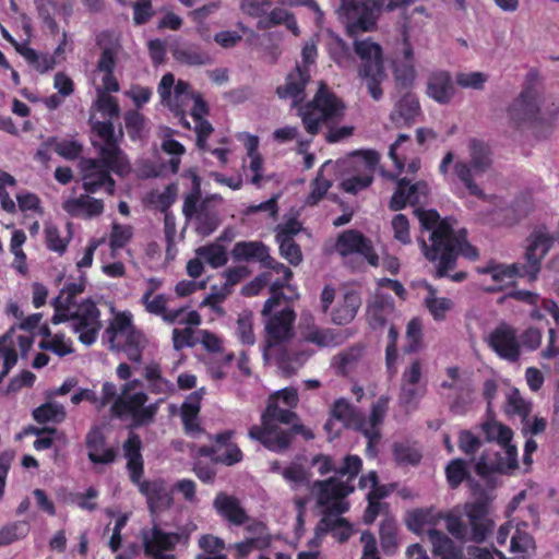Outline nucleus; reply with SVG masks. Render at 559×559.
Here are the masks:
<instances>
[{
  "label": "nucleus",
  "instance_id": "bb28decb",
  "mask_svg": "<svg viewBox=\"0 0 559 559\" xmlns=\"http://www.w3.org/2000/svg\"><path fill=\"white\" fill-rule=\"evenodd\" d=\"M135 382L126 383L122 388L121 395L117 396L111 405V415L122 418L126 415H133L141 406H144L148 396L144 392L129 394Z\"/></svg>",
  "mask_w": 559,
  "mask_h": 559
},
{
  "label": "nucleus",
  "instance_id": "3c124183",
  "mask_svg": "<svg viewBox=\"0 0 559 559\" xmlns=\"http://www.w3.org/2000/svg\"><path fill=\"white\" fill-rule=\"evenodd\" d=\"M423 347V324L418 318H413L406 326V343L403 346L405 354L418 353Z\"/></svg>",
  "mask_w": 559,
  "mask_h": 559
},
{
  "label": "nucleus",
  "instance_id": "338daca9",
  "mask_svg": "<svg viewBox=\"0 0 559 559\" xmlns=\"http://www.w3.org/2000/svg\"><path fill=\"white\" fill-rule=\"evenodd\" d=\"M39 347L50 350L59 357H64L73 352L72 343L64 341V335L57 333L50 340H44L39 343Z\"/></svg>",
  "mask_w": 559,
  "mask_h": 559
},
{
  "label": "nucleus",
  "instance_id": "f3484780",
  "mask_svg": "<svg viewBox=\"0 0 559 559\" xmlns=\"http://www.w3.org/2000/svg\"><path fill=\"white\" fill-rule=\"evenodd\" d=\"M269 317L265 331L266 343L269 347L276 346L292 337L293 324L296 320V313L290 307H285L278 313Z\"/></svg>",
  "mask_w": 559,
  "mask_h": 559
},
{
  "label": "nucleus",
  "instance_id": "aec40b11",
  "mask_svg": "<svg viewBox=\"0 0 559 559\" xmlns=\"http://www.w3.org/2000/svg\"><path fill=\"white\" fill-rule=\"evenodd\" d=\"M426 94L440 105H448L456 94L452 75L445 70H436L428 75Z\"/></svg>",
  "mask_w": 559,
  "mask_h": 559
},
{
  "label": "nucleus",
  "instance_id": "79ce46f5",
  "mask_svg": "<svg viewBox=\"0 0 559 559\" xmlns=\"http://www.w3.org/2000/svg\"><path fill=\"white\" fill-rule=\"evenodd\" d=\"M33 419L40 425L48 423L61 424L67 417V412L63 405L46 402L32 412Z\"/></svg>",
  "mask_w": 559,
  "mask_h": 559
},
{
  "label": "nucleus",
  "instance_id": "c85d7f7f",
  "mask_svg": "<svg viewBox=\"0 0 559 559\" xmlns=\"http://www.w3.org/2000/svg\"><path fill=\"white\" fill-rule=\"evenodd\" d=\"M204 393V388L192 392L181 405L180 416L185 431L188 435H195L202 431L198 418L201 409V400Z\"/></svg>",
  "mask_w": 559,
  "mask_h": 559
},
{
  "label": "nucleus",
  "instance_id": "58836bf2",
  "mask_svg": "<svg viewBox=\"0 0 559 559\" xmlns=\"http://www.w3.org/2000/svg\"><path fill=\"white\" fill-rule=\"evenodd\" d=\"M427 536L432 545L433 555L441 559H459L461 550L454 545L453 540L443 532L437 528H428Z\"/></svg>",
  "mask_w": 559,
  "mask_h": 559
},
{
  "label": "nucleus",
  "instance_id": "8fccbe9b",
  "mask_svg": "<svg viewBox=\"0 0 559 559\" xmlns=\"http://www.w3.org/2000/svg\"><path fill=\"white\" fill-rule=\"evenodd\" d=\"M177 61L188 66H205L212 62L210 55L199 47H185L174 51Z\"/></svg>",
  "mask_w": 559,
  "mask_h": 559
},
{
  "label": "nucleus",
  "instance_id": "37998d69",
  "mask_svg": "<svg viewBox=\"0 0 559 559\" xmlns=\"http://www.w3.org/2000/svg\"><path fill=\"white\" fill-rule=\"evenodd\" d=\"M426 288L428 295L425 298V307L436 321H443L447 317V312L452 309L453 301L445 297H436L437 289L429 283H426Z\"/></svg>",
  "mask_w": 559,
  "mask_h": 559
},
{
  "label": "nucleus",
  "instance_id": "72a5a7b5",
  "mask_svg": "<svg viewBox=\"0 0 559 559\" xmlns=\"http://www.w3.org/2000/svg\"><path fill=\"white\" fill-rule=\"evenodd\" d=\"M278 25H285V27L295 36L300 34L294 13L282 8H274L270 13H266L263 19L258 21L257 28L260 31H266Z\"/></svg>",
  "mask_w": 559,
  "mask_h": 559
},
{
  "label": "nucleus",
  "instance_id": "13d9d810",
  "mask_svg": "<svg viewBox=\"0 0 559 559\" xmlns=\"http://www.w3.org/2000/svg\"><path fill=\"white\" fill-rule=\"evenodd\" d=\"M29 532V525L24 521H16L0 528V547L24 538Z\"/></svg>",
  "mask_w": 559,
  "mask_h": 559
},
{
  "label": "nucleus",
  "instance_id": "69168bd1",
  "mask_svg": "<svg viewBox=\"0 0 559 559\" xmlns=\"http://www.w3.org/2000/svg\"><path fill=\"white\" fill-rule=\"evenodd\" d=\"M133 230L129 225L114 224L109 235V247L112 251L122 249L132 238Z\"/></svg>",
  "mask_w": 559,
  "mask_h": 559
},
{
  "label": "nucleus",
  "instance_id": "0eeeda50",
  "mask_svg": "<svg viewBox=\"0 0 559 559\" xmlns=\"http://www.w3.org/2000/svg\"><path fill=\"white\" fill-rule=\"evenodd\" d=\"M354 49L361 61L358 69L359 78L365 81L370 96L374 100L381 99V83L385 79L381 46L370 39H364L355 40Z\"/></svg>",
  "mask_w": 559,
  "mask_h": 559
},
{
  "label": "nucleus",
  "instance_id": "6ab92c4d",
  "mask_svg": "<svg viewBox=\"0 0 559 559\" xmlns=\"http://www.w3.org/2000/svg\"><path fill=\"white\" fill-rule=\"evenodd\" d=\"M88 460L93 464H111L116 461L118 452L108 447L106 437L100 427H93L85 437Z\"/></svg>",
  "mask_w": 559,
  "mask_h": 559
},
{
  "label": "nucleus",
  "instance_id": "e433bc0d",
  "mask_svg": "<svg viewBox=\"0 0 559 559\" xmlns=\"http://www.w3.org/2000/svg\"><path fill=\"white\" fill-rule=\"evenodd\" d=\"M361 299L357 293L347 292L343 300L332 311V321L337 325L350 323L360 308Z\"/></svg>",
  "mask_w": 559,
  "mask_h": 559
},
{
  "label": "nucleus",
  "instance_id": "de8ad7c7",
  "mask_svg": "<svg viewBox=\"0 0 559 559\" xmlns=\"http://www.w3.org/2000/svg\"><path fill=\"white\" fill-rule=\"evenodd\" d=\"M270 545L267 537L257 536L229 546L235 559H246L254 550H262Z\"/></svg>",
  "mask_w": 559,
  "mask_h": 559
},
{
  "label": "nucleus",
  "instance_id": "ddd939ff",
  "mask_svg": "<svg viewBox=\"0 0 559 559\" xmlns=\"http://www.w3.org/2000/svg\"><path fill=\"white\" fill-rule=\"evenodd\" d=\"M138 486L142 496L145 497L147 508L152 514L166 511L174 504L173 489H170L163 478L142 479L132 481Z\"/></svg>",
  "mask_w": 559,
  "mask_h": 559
},
{
  "label": "nucleus",
  "instance_id": "6e6552de",
  "mask_svg": "<svg viewBox=\"0 0 559 559\" xmlns=\"http://www.w3.org/2000/svg\"><path fill=\"white\" fill-rule=\"evenodd\" d=\"M340 1L337 13L349 37L355 38L361 33L372 32L377 28L380 5L376 0Z\"/></svg>",
  "mask_w": 559,
  "mask_h": 559
},
{
  "label": "nucleus",
  "instance_id": "09e8293b",
  "mask_svg": "<svg viewBox=\"0 0 559 559\" xmlns=\"http://www.w3.org/2000/svg\"><path fill=\"white\" fill-rule=\"evenodd\" d=\"M131 316L127 312L117 313L107 326L105 334L111 346H115V341L122 336L128 331L134 329Z\"/></svg>",
  "mask_w": 559,
  "mask_h": 559
},
{
  "label": "nucleus",
  "instance_id": "a19ab883",
  "mask_svg": "<svg viewBox=\"0 0 559 559\" xmlns=\"http://www.w3.org/2000/svg\"><path fill=\"white\" fill-rule=\"evenodd\" d=\"M221 221L215 209L211 207L206 201L199 205V212L195 215V230L200 236L206 237L213 234Z\"/></svg>",
  "mask_w": 559,
  "mask_h": 559
},
{
  "label": "nucleus",
  "instance_id": "2eb2a0df",
  "mask_svg": "<svg viewBox=\"0 0 559 559\" xmlns=\"http://www.w3.org/2000/svg\"><path fill=\"white\" fill-rule=\"evenodd\" d=\"M99 164L100 163L94 158H85L81 160L80 166L83 189L87 193H95L104 188L109 195H112L116 191V181L108 169H102Z\"/></svg>",
  "mask_w": 559,
  "mask_h": 559
},
{
  "label": "nucleus",
  "instance_id": "f257e3e1",
  "mask_svg": "<svg viewBox=\"0 0 559 559\" xmlns=\"http://www.w3.org/2000/svg\"><path fill=\"white\" fill-rule=\"evenodd\" d=\"M298 404V393L294 388H285L273 395L261 415V426L249 429L251 439L259 441L267 450L281 453L290 448L296 436L305 440L314 438L313 432L302 425L292 407Z\"/></svg>",
  "mask_w": 559,
  "mask_h": 559
},
{
  "label": "nucleus",
  "instance_id": "f03ea898",
  "mask_svg": "<svg viewBox=\"0 0 559 559\" xmlns=\"http://www.w3.org/2000/svg\"><path fill=\"white\" fill-rule=\"evenodd\" d=\"M429 240L430 245L424 238L419 239V243L425 258L436 263V278L448 276L455 269L459 255L472 261L479 255L477 248L467 240L466 230L454 231L452 225L442 224Z\"/></svg>",
  "mask_w": 559,
  "mask_h": 559
},
{
  "label": "nucleus",
  "instance_id": "a878e982",
  "mask_svg": "<svg viewBox=\"0 0 559 559\" xmlns=\"http://www.w3.org/2000/svg\"><path fill=\"white\" fill-rule=\"evenodd\" d=\"M123 455L127 459V468L131 481H138L144 474V462L141 453L142 441L138 433L129 432L122 444Z\"/></svg>",
  "mask_w": 559,
  "mask_h": 559
},
{
  "label": "nucleus",
  "instance_id": "49530a36",
  "mask_svg": "<svg viewBox=\"0 0 559 559\" xmlns=\"http://www.w3.org/2000/svg\"><path fill=\"white\" fill-rule=\"evenodd\" d=\"M195 253L213 269L224 266L228 261L225 247L218 243L201 246Z\"/></svg>",
  "mask_w": 559,
  "mask_h": 559
},
{
  "label": "nucleus",
  "instance_id": "393cba45",
  "mask_svg": "<svg viewBox=\"0 0 559 559\" xmlns=\"http://www.w3.org/2000/svg\"><path fill=\"white\" fill-rule=\"evenodd\" d=\"M394 299L388 294L378 293L367 307V321L372 330L383 329L394 312Z\"/></svg>",
  "mask_w": 559,
  "mask_h": 559
},
{
  "label": "nucleus",
  "instance_id": "423d86ee",
  "mask_svg": "<svg viewBox=\"0 0 559 559\" xmlns=\"http://www.w3.org/2000/svg\"><path fill=\"white\" fill-rule=\"evenodd\" d=\"M344 104L321 83L313 99L299 109L305 129L311 135L319 133L321 124L336 123L344 115Z\"/></svg>",
  "mask_w": 559,
  "mask_h": 559
},
{
  "label": "nucleus",
  "instance_id": "1a4fd4ad",
  "mask_svg": "<svg viewBox=\"0 0 559 559\" xmlns=\"http://www.w3.org/2000/svg\"><path fill=\"white\" fill-rule=\"evenodd\" d=\"M71 329L78 334L79 341L86 345H93L103 328L100 310L91 298L82 300L72 308Z\"/></svg>",
  "mask_w": 559,
  "mask_h": 559
},
{
  "label": "nucleus",
  "instance_id": "4468645a",
  "mask_svg": "<svg viewBox=\"0 0 559 559\" xmlns=\"http://www.w3.org/2000/svg\"><path fill=\"white\" fill-rule=\"evenodd\" d=\"M489 347L502 359L515 362L521 350L516 330L506 322L496 326L488 336Z\"/></svg>",
  "mask_w": 559,
  "mask_h": 559
},
{
  "label": "nucleus",
  "instance_id": "c756f323",
  "mask_svg": "<svg viewBox=\"0 0 559 559\" xmlns=\"http://www.w3.org/2000/svg\"><path fill=\"white\" fill-rule=\"evenodd\" d=\"M143 546L145 555L173 550L179 542V534L166 533L157 525L151 531L143 532Z\"/></svg>",
  "mask_w": 559,
  "mask_h": 559
},
{
  "label": "nucleus",
  "instance_id": "5701e85b",
  "mask_svg": "<svg viewBox=\"0 0 559 559\" xmlns=\"http://www.w3.org/2000/svg\"><path fill=\"white\" fill-rule=\"evenodd\" d=\"M419 99L415 93L406 92L395 103L390 119L397 128L411 127L420 115Z\"/></svg>",
  "mask_w": 559,
  "mask_h": 559
},
{
  "label": "nucleus",
  "instance_id": "f704fd0d",
  "mask_svg": "<svg viewBox=\"0 0 559 559\" xmlns=\"http://www.w3.org/2000/svg\"><path fill=\"white\" fill-rule=\"evenodd\" d=\"M197 454L201 457H210L212 464H223L226 466H233L243 459V453L236 443L228 444L223 454H218L217 447L201 445L197 450Z\"/></svg>",
  "mask_w": 559,
  "mask_h": 559
},
{
  "label": "nucleus",
  "instance_id": "39448f33",
  "mask_svg": "<svg viewBox=\"0 0 559 559\" xmlns=\"http://www.w3.org/2000/svg\"><path fill=\"white\" fill-rule=\"evenodd\" d=\"M469 163L457 160L454 164V174L465 186L468 193L477 199L491 202L493 195H489L475 182L474 176L483 175L492 164V152L488 143L479 139H471L468 144Z\"/></svg>",
  "mask_w": 559,
  "mask_h": 559
},
{
  "label": "nucleus",
  "instance_id": "20e7f679",
  "mask_svg": "<svg viewBox=\"0 0 559 559\" xmlns=\"http://www.w3.org/2000/svg\"><path fill=\"white\" fill-rule=\"evenodd\" d=\"M537 78L538 73L536 70L527 73L525 85L508 108V116L515 129H521L522 127L534 129L545 127L548 132H551L552 123L559 115V107L550 112L548 119L542 115L538 104L539 94L534 85Z\"/></svg>",
  "mask_w": 559,
  "mask_h": 559
},
{
  "label": "nucleus",
  "instance_id": "c9c22d12",
  "mask_svg": "<svg viewBox=\"0 0 559 559\" xmlns=\"http://www.w3.org/2000/svg\"><path fill=\"white\" fill-rule=\"evenodd\" d=\"M442 518L441 513L436 514L432 509H416L407 513L406 526L411 532L421 535L428 528H435Z\"/></svg>",
  "mask_w": 559,
  "mask_h": 559
},
{
  "label": "nucleus",
  "instance_id": "dca6fc26",
  "mask_svg": "<svg viewBox=\"0 0 559 559\" xmlns=\"http://www.w3.org/2000/svg\"><path fill=\"white\" fill-rule=\"evenodd\" d=\"M392 72L395 88L401 92H411L415 79L416 70L414 67V50L407 37L403 39L402 58H396L392 62Z\"/></svg>",
  "mask_w": 559,
  "mask_h": 559
},
{
  "label": "nucleus",
  "instance_id": "b1692460",
  "mask_svg": "<svg viewBox=\"0 0 559 559\" xmlns=\"http://www.w3.org/2000/svg\"><path fill=\"white\" fill-rule=\"evenodd\" d=\"M213 508L217 514L233 525L240 526L249 520V516L246 510L241 507L239 499L224 491H221L215 496L213 500Z\"/></svg>",
  "mask_w": 559,
  "mask_h": 559
},
{
  "label": "nucleus",
  "instance_id": "680f3d73",
  "mask_svg": "<svg viewBox=\"0 0 559 559\" xmlns=\"http://www.w3.org/2000/svg\"><path fill=\"white\" fill-rule=\"evenodd\" d=\"M155 290L156 286L148 287L147 290L143 294L141 301L148 313L162 317L166 311L168 299L164 294H158L152 298Z\"/></svg>",
  "mask_w": 559,
  "mask_h": 559
},
{
  "label": "nucleus",
  "instance_id": "cd10ccee",
  "mask_svg": "<svg viewBox=\"0 0 559 559\" xmlns=\"http://www.w3.org/2000/svg\"><path fill=\"white\" fill-rule=\"evenodd\" d=\"M390 399L381 395L371 406L368 427L362 426L360 430L367 438V450H371L373 445L378 444L381 438L379 426L382 424L384 416L388 412Z\"/></svg>",
  "mask_w": 559,
  "mask_h": 559
},
{
  "label": "nucleus",
  "instance_id": "a18cd8bd",
  "mask_svg": "<svg viewBox=\"0 0 559 559\" xmlns=\"http://www.w3.org/2000/svg\"><path fill=\"white\" fill-rule=\"evenodd\" d=\"M330 58L341 68H347L354 62L350 47L341 37H332L328 43Z\"/></svg>",
  "mask_w": 559,
  "mask_h": 559
},
{
  "label": "nucleus",
  "instance_id": "473e14b6",
  "mask_svg": "<svg viewBox=\"0 0 559 559\" xmlns=\"http://www.w3.org/2000/svg\"><path fill=\"white\" fill-rule=\"evenodd\" d=\"M231 257L236 262L257 261L262 265L270 259V252L269 247L262 241H238L231 249Z\"/></svg>",
  "mask_w": 559,
  "mask_h": 559
},
{
  "label": "nucleus",
  "instance_id": "4be33fe9",
  "mask_svg": "<svg viewBox=\"0 0 559 559\" xmlns=\"http://www.w3.org/2000/svg\"><path fill=\"white\" fill-rule=\"evenodd\" d=\"M312 489L316 490L318 506H329L333 500L344 499L355 490L352 484L336 477L316 480Z\"/></svg>",
  "mask_w": 559,
  "mask_h": 559
},
{
  "label": "nucleus",
  "instance_id": "603ef678",
  "mask_svg": "<svg viewBox=\"0 0 559 559\" xmlns=\"http://www.w3.org/2000/svg\"><path fill=\"white\" fill-rule=\"evenodd\" d=\"M281 475L294 491H297L301 486L309 485L310 474L300 464L290 463L281 472Z\"/></svg>",
  "mask_w": 559,
  "mask_h": 559
},
{
  "label": "nucleus",
  "instance_id": "4d7b16f0",
  "mask_svg": "<svg viewBox=\"0 0 559 559\" xmlns=\"http://www.w3.org/2000/svg\"><path fill=\"white\" fill-rule=\"evenodd\" d=\"M397 340L399 331L394 325L389 328L388 344L385 347V367L390 378L397 373Z\"/></svg>",
  "mask_w": 559,
  "mask_h": 559
},
{
  "label": "nucleus",
  "instance_id": "6e6d98bb",
  "mask_svg": "<svg viewBox=\"0 0 559 559\" xmlns=\"http://www.w3.org/2000/svg\"><path fill=\"white\" fill-rule=\"evenodd\" d=\"M15 328L11 326L2 336H0V354L3 356V367L7 371L17 362V353L13 346V335Z\"/></svg>",
  "mask_w": 559,
  "mask_h": 559
},
{
  "label": "nucleus",
  "instance_id": "412c9836",
  "mask_svg": "<svg viewBox=\"0 0 559 559\" xmlns=\"http://www.w3.org/2000/svg\"><path fill=\"white\" fill-rule=\"evenodd\" d=\"M335 420L342 423L346 428L356 427L359 430L362 426L367 425L365 418L358 414L354 405L343 397L337 399L333 403L330 409V417L324 424V429L330 435L333 433Z\"/></svg>",
  "mask_w": 559,
  "mask_h": 559
},
{
  "label": "nucleus",
  "instance_id": "7c9ffc66",
  "mask_svg": "<svg viewBox=\"0 0 559 559\" xmlns=\"http://www.w3.org/2000/svg\"><path fill=\"white\" fill-rule=\"evenodd\" d=\"M63 210L72 217L84 215L87 218H92L103 214L104 202L88 194H82L79 198L67 200L63 203Z\"/></svg>",
  "mask_w": 559,
  "mask_h": 559
},
{
  "label": "nucleus",
  "instance_id": "bf43d9fd",
  "mask_svg": "<svg viewBox=\"0 0 559 559\" xmlns=\"http://www.w3.org/2000/svg\"><path fill=\"white\" fill-rule=\"evenodd\" d=\"M71 236L61 237V233L56 225L49 224L45 227V243L48 250L63 254L70 243Z\"/></svg>",
  "mask_w": 559,
  "mask_h": 559
},
{
  "label": "nucleus",
  "instance_id": "7ed1b4c3",
  "mask_svg": "<svg viewBox=\"0 0 559 559\" xmlns=\"http://www.w3.org/2000/svg\"><path fill=\"white\" fill-rule=\"evenodd\" d=\"M528 240V246L524 252V263L502 264L490 260L486 266L477 267L479 274L491 275L492 281L496 283L495 286L487 288V292H500L518 277H526L528 281L537 278L540 272L542 260L552 247V238L542 234V231H534Z\"/></svg>",
  "mask_w": 559,
  "mask_h": 559
},
{
  "label": "nucleus",
  "instance_id": "2f4dec72",
  "mask_svg": "<svg viewBox=\"0 0 559 559\" xmlns=\"http://www.w3.org/2000/svg\"><path fill=\"white\" fill-rule=\"evenodd\" d=\"M314 532L317 537H322L328 533H332L334 538L340 543H344L349 539L353 528L345 518L323 514L317 524Z\"/></svg>",
  "mask_w": 559,
  "mask_h": 559
},
{
  "label": "nucleus",
  "instance_id": "5fc2aeb1",
  "mask_svg": "<svg viewBox=\"0 0 559 559\" xmlns=\"http://www.w3.org/2000/svg\"><path fill=\"white\" fill-rule=\"evenodd\" d=\"M447 480L451 488H457L469 477L468 465L463 459H454L445 467Z\"/></svg>",
  "mask_w": 559,
  "mask_h": 559
},
{
  "label": "nucleus",
  "instance_id": "ea45409f",
  "mask_svg": "<svg viewBox=\"0 0 559 559\" xmlns=\"http://www.w3.org/2000/svg\"><path fill=\"white\" fill-rule=\"evenodd\" d=\"M102 169H108L115 174L122 176L129 171V165L121 156V150L117 143L105 144L100 148V159H96Z\"/></svg>",
  "mask_w": 559,
  "mask_h": 559
},
{
  "label": "nucleus",
  "instance_id": "0e129e2a",
  "mask_svg": "<svg viewBox=\"0 0 559 559\" xmlns=\"http://www.w3.org/2000/svg\"><path fill=\"white\" fill-rule=\"evenodd\" d=\"M52 140L55 141L53 151L64 159L75 160L83 152V145L76 140Z\"/></svg>",
  "mask_w": 559,
  "mask_h": 559
},
{
  "label": "nucleus",
  "instance_id": "9b49d317",
  "mask_svg": "<svg viewBox=\"0 0 559 559\" xmlns=\"http://www.w3.org/2000/svg\"><path fill=\"white\" fill-rule=\"evenodd\" d=\"M317 57V43L313 39L306 41L301 50L302 66L297 64L295 71L287 75L285 85L276 88L280 98H295L304 93L310 81L309 66L316 62Z\"/></svg>",
  "mask_w": 559,
  "mask_h": 559
},
{
  "label": "nucleus",
  "instance_id": "774afa93",
  "mask_svg": "<svg viewBox=\"0 0 559 559\" xmlns=\"http://www.w3.org/2000/svg\"><path fill=\"white\" fill-rule=\"evenodd\" d=\"M124 124L132 140L141 139L145 126V117L138 110H130L124 115Z\"/></svg>",
  "mask_w": 559,
  "mask_h": 559
},
{
  "label": "nucleus",
  "instance_id": "f8f14e48",
  "mask_svg": "<svg viewBox=\"0 0 559 559\" xmlns=\"http://www.w3.org/2000/svg\"><path fill=\"white\" fill-rule=\"evenodd\" d=\"M335 250L345 258L354 253L361 255L371 266L379 265V255L371 239L357 229H346L336 239Z\"/></svg>",
  "mask_w": 559,
  "mask_h": 559
},
{
  "label": "nucleus",
  "instance_id": "052dcab7",
  "mask_svg": "<svg viewBox=\"0 0 559 559\" xmlns=\"http://www.w3.org/2000/svg\"><path fill=\"white\" fill-rule=\"evenodd\" d=\"M483 429L488 441H497L498 444H507L512 441L513 432L506 425L491 421L486 423Z\"/></svg>",
  "mask_w": 559,
  "mask_h": 559
},
{
  "label": "nucleus",
  "instance_id": "c03bdc74",
  "mask_svg": "<svg viewBox=\"0 0 559 559\" xmlns=\"http://www.w3.org/2000/svg\"><path fill=\"white\" fill-rule=\"evenodd\" d=\"M474 469L483 478H487L495 473H503L501 453L499 451H484L476 462Z\"/></svg>",
  "mask_w": 559,
  "mask_h": 559
},
{
  "label": "nucleus",
  "instance_id": "4c0bfd02",
  "mask_svg": "<svg viewBox=\"0 0 559 559\" xmlns=\"http://www.w3.org/2000/svg\"><path fill=\"white\" fill-rule=\"evenodd\" d=\"M142 332L134 328L118 337L115 341V346L110 345V348L123 352L132 362H140L142 359Z\"/></svg>",
  "mask_w": 559,
  "mask_h": 559
},
{
  "label": "nucleus",
  "instance_id": "a211bd4d",
  "mask_svg": "<svg viewBox=\"0 0 559 559\" xmlns=\"http://www.w3.org/2000/svg\"><path fill=\"white\" fill-rule=\"evenodd\" d=\"M263 267L270 269L273 272H275L277 275H281V277L276 278L271 285H270V293L271 296L266 301L264 302L263 309H262V316H267L272 310L280 306L282 300L285 298L283 288L287 287L290 288L288 285V282L293 277V272L289 267L284 265L283 263L276 261L274 258L270 255V259L267 261H264L262 264Z\"/></svg>",
  "mask_w": 559,
  "mask_h": 559
},
{
  "label": "nucleus",
  "instance_id": "e2e57ef3",
  "mask_svg": "<svg viewBox=\"0 0 559 559\" xmlns=\"http://www.w3.org/2000/svg\"><path fill=\"white\" fill-rule=\"evenodd\" d=\"M415 215L418 217L423 229L431 231L430 236L442 225H452L448 218H440L438 211L436 210H424L416 209L414 211Z\"/></svg>",
  "mask_w": 559,
  "mask_h": 559
},
{
  "label": "nucleus",
  "instance_id": "864d4df0",
  "mask_svg": "<svg viewBox=\"0 0 559 559\" xmlns=\"http://www.w3.org/2000/svg\"><path fill=\"white\" fill-rule=\"evenodd\" d=\"M393 456L399 465L416 466L421 461V453L415 447L407 443H395L393 447Z\"/></svg>",
  "mask_w": 559,
  "mask_h": 559
},
{
  "label": "nucleus",
  "instance_id": "9d476101",
  "mask_svg": "<svg viewBox=\"0 0 559 559\" xmlns=\"http://www.w3.org/2000/svg\"><path fill=\"white\" fill-rule=\"evenodd\" d=\"M466 525L468 527V540L483 543L492 533L495 522L490 518V501L481 496L474 501L464 504Z\"/></svg>",
  "mask_w": 559,
  "mask_h": 559
}]
</instances>
